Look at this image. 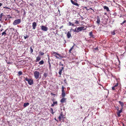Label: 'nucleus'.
Returning a JSON list of instances; mask_svg holds the SVG:
<instances>
[{"label":"nucleus","mask_w":126,"mask_h":126,"mask_svg":"<svg viewBox=\"0 0 126 126\" xmlns=\"http://www.w3.org/2000/svg\"><path fill=\"white\" fill-rule=\"evenodd\" d=\"M25 80L28 81V84L30 85L33 84V80L32 79H28L27 77L25 78Z\"/></svg>","instance_id":"1"},{"label":"nucleus","mask_w":126,"mask_h":126,"mask_svg":"<svg viewBox=\"0 0 126 126\" xmlns=\"http://www.w3.org/2000/svg\"><path fill=\"white\" fill-rule=\"evenodd\" d=\"M51 54L52 55H53L54 56H55L57 59L59 58V57H58L57 56V55L59 56V57H62L61 56L60 54L56 52H55L52 51V52H51Z\"/></svg>","instance_id":"2"},{"label":"nucleus","mask_w":126,"mask_h":126,"mask_svg":"<svg viewBox=\"0 0 126 126\" xmlns=\"http://www.w3.org/2000/svg\"><path fill=\"white\" fill-rule=\"evenodd\" d=\"M76 29H77V32H79V31L82 30H86V28H85L84 27L81 26V27L76 28Z\"/></svg>","instance_id":"3"},{"label":"nucleus","mask_w":126,"mask_h":126,"mask_svg":"<svg viewBox=\"0 0 126 126\" xmlns=\"http://www.w3.org/2000/svg\"><path fill=\"white\" fill-rule=\"evenodd\" d=\"M21 22V20L18 19L15 20L13 23V24L14 25H15L20 23Z\"/></svg>","instance_id":"4"},{"label":"nucleus","mask_w":126,"mask_h":126,"mask_svg":"<svg viewBox=\"0 0 126 126\" xmlns=\"http://www.w3.org/2000/svg\"><path fill=\"white\" fill-rule=\"evenodd\" d=\"M35 78L36 79L38 78L40 75V73L37 71H35L34 72Z\"/></svg>","instance_id":"5"},{"label":"nucleus","mask_w":126,"mask_h":126,"mask_svg":"<svg viewBox=\"0 0 126 126\" xmlns=\"http://www.w3.org/2000/svg\"><path fill=\"white\" fill-rule=\"evenodd\" d=\"M65 87H64V86H63L62 87V97H64L65 96V92L64 90V89H65Z\"/></svg>","instance_id":"6"},{"label":"nucleus","mask_w":126,"mask_h":126,"mask_svg":"<svg viewBox=\"0 0 126 126\" xmlns=\"http://www.w3.org/2000/svg\"><path fill=\"white\" fill-rule=\"evenodd\" d=\"M77 0H75L74 1L73 0H71V2L72 4L79 7V5L77 3Z\"/></svg>","instance_id":"7"},{"label":"nucleus","mask_w":126,"mask_h":126,"mask_svg":"<svg viewBox=\"0 0 126 126\" xmlns=\"http://www.w3.org/2000/svg\"><path fill=\"white\" fill-rule=\"evenodd\" d=\"M64 115L63 114L62 112H61L60 113V115L59 117V118L60 121H61V120H64Z\"/></svg>","instance_id":"8"},{"label":"nucleus","mask_w":126,"mask_h":126,"mask_svg":"<svg viewBox=\"0 0 126 126\" xmlns=\"http://www.w3.org/2000/svg\"><path fill=\"white\" fill-rule=\"evenodd\" d=\"M41 27V29L43 31H47L48 30L47 27L44 26H42Z\"/></svg>","instance_id":"9"},{"label":"nucleus","mask_w":126,"mask_h":126,"mask_svg":"<svg viewBox=\"0 0 126 126\" xmlns=\"http://www.w3.org/2000/svg\"><path fill=\"white\" fill-rule=\"evenodd\" d=\"M122 108L121 109V110H118V112H117V115L118 117H120L121 116V115L120 113H121L122 111Z\"/></svg>","instance_id":"10"},{"label":"nucleus","mask_w":126,"mask_h":126,"mask_svg":"<svg viewBox=\"0 0 126 126\" xmlns=\"http://www.w3.org/2000/svg\"><path fill=\"white\" fill-rule=\"evenodd\" d=\"M71 31H68L67 34V38H69L71 37Z\"/></svg>","instance_id":"11"},{"label":"nucleus","mask_w":126,"mask_h":126,"mask_svg":"<svg viewBox=\"0 0 126 126\" xmlns=\"http://www.w3.org/2000/svg\"><path fill=\"white\" fill-rule=\"evenodd\" d=\"M37 26L36 23L35 22H33L32 23V28L34 30L36 28V27Z\"/></svg>","instance_id":"12"},{"label":"nucleus","mask_w":126,"mask_h":126,"mask_svg":"<svg viewBox=\"0 0 126 126\" xmlns=\"http://www.w3.org/2000/svg\"><path fill=\"white\" fill-rule=\"evenodd\" d=\"M61 100V102L62 103H63L64 102H66V98H64V97H63Z\"/></svg>","instance_id":"13"},{"label":"nucleus","mask_w":126,"mask_h":126,"mask_svg":"<svg viewBox=\"0 0 126 126\" xmlns=\"http://www.w3.org/2000/svg\"><path fill=\"white\" fill-rule=\"evenodd\" d=\"M97 20L96 21V22L98 24V25H99L100 24V18L99 16H97Z\"/></svg>","instance_id":"14"},{"label":"nucleus","mask_w":126,"mask_h":126,"mask_svg":"<svg viewBox=\"0 0 126 126\" xmlns=\"http://www.w3.org/2000/svg\"><path fill=\"white\" fill-rule=\"evenodd\" d=\"M103 8H104V10H106L107 11V12H109L110 11V10L109 9V8L108 7L106 6H104L103 7Z\"/></svg>","instance_id":"15"},{"label":"nucleus","mask_w":126,"mask_h":126,"mask_svg":"<svg viewBox=\"0 0 126 126\" xmlns=\"http://www.w3.org/2000/svg\"><path fill=\"white\" fill-rule=\"evenodd\" d=\"M7 30V29H6V30H5L4 32L2 33V36L4 35V36H5V35H6V32Z\"/></svg>","instance_id":"16"},{"label":"nucleus","mask_w":126,"mask_h":126,"mask_svg":"<svg viewBox=\"0 0 126 126\" xmlns=\"http://www.w3.org/2000/svg\"><path fill=\"white\" fill-rule=\"evenodd\" d=\"M75 45V44H74V45L69 50V52L70 53H71V51L74 49V46Z\"/></svg>","instance_id":"17"},{"label":"nucleus","mask_w":126,"mask_h":126,"mask_svg":"<svg viewBox=\"0 0 126 126\" xmlns=\"http://www.w3.org/2000/svg\"><path fill=\"white\" fill-rule=\"evenodd\" d=\"M57 104V101L54 102V101L53 103L51 105V106L52 107L54 106L55 105H56Z\"/></svg>","instance_id":"18"},{"label":"nucleus","mask_w":126,"mask_h":126,"mask_svg":"<svg viewBox=\"0 0 126 126\" xmlns=\"http://www.w3.org/2000/svg\"><path fill=\"white\" fill-rule=\"evenodd\" d=\"M29 105V103L28 102L26 103H24V104L23 106L24 107H26Z\"/></svg>","instance_id":"19"},{"label":"nucleus","mask_w":126,"mask_h":126,"mask_svg":"<svg viewBox=\"0 0 126 126\" xmlns=\"http://www.w3.org/2000/svg\"><path fill=\"white\" fill-rule=\"evenodd\" d=\"M3 15V13H1L0 14V21H2V17Z\"/></svg>","instance_id":"20"},{"label":"nucleus","mask_w":126,"mask_h":126,"mask_svg":"<svg viewBox=\"0 0 126 126\" xmlns=\"http://www.w3.org/2000/svg\"><path fill=\"white\" fill-rule=\"evenodd\" d=\"M41 59V57L39 56H38L36 58V62L39 61Z\"/></svg>","instance_id":"21"},{"label":"nucleus","mask_w":126,"mask_h":126,"mask_svg":"<svg viewBox=\"0 0 126 126\" xmlns=\"http://www.w3.org/2000/svg\"><path fill=\"white\" fill-rule=\"evenodd\" d=\"M118 102L122 107H123L124 106V104L122 102L120 101H119Z\"/></svg>","instance_id":"22"},{"label":"nucleus","mask_w":126,"mask_h":126,"mask_svg":"<svg viewBox=\"0 0 126 126\" xmlns=\"http://www.w3.org/2000/svg\"><path fill=\"white\" fill-rule=\"evenodd\" d=\"M44 63V62L42 60L39 63V64L40 65H42Z\"/></svg>","instance_id":"23"},{"label":"nucleus","mask_w":126,"mask_h":126,"mask_svg":"<svg viewBox=\"0 0 126 126\" xmlns=\"http://www.w3.org/2000/svg\"><path fill=\"white\" fill-rule=\"evenodd\" d=\"M50 112L53 115L54 114V112H53V110L52 108H51L50 110Z\"/></svg>","instance_id":"24"},{"label":"nucleus","mask_w":126,"mask_h":126,"mask_svg":"<svg viewBox=\"0 0 126 126\" xmlns=\"http://www.w3.org/2000/svg\"><path fill=\"white\" fill-rule=\"evenodd\" d=\"M68 24L69 26H75L74 24L70 22H69Z\"/></svg>","instance_id":"25"},{"label":"nucleus","mask_w":126,"mask_h":126,"mask_svg":"<svg viewBox=\"0 0 126 126\" xmlns=\"http://www.w3.org/2000/svg\"><path fill=\"white\" fill-rule=\"evenodd\" d=\"M89 35L91 37H93V35L92 33V32H89Z\"/></svg>","instance_id":"26"},{"label":"nucleus","mask_w":126,"mask_h":126,"mask_svg":"<svg viewBox=\"0 0 126 126\" xmlns=\"http://www.w3.org/2000/svg\"><path fill=\"white\" fill-rule=\"evenodd\" d=\"M47 75L48 74L47 73H45L44 74V76L45 78H46L47 76Z\"/></svg>","instance_id":"27"},{"label":"nucleus","mask_w":126,"mask_h":126,"mask_svg":"<svg viewBox=\"0 0 126 126\" xmlns=\"http://www.w3.org/2000/svg\"><path fill=\"white\" fill-rule=\"evenodd\" d=\"M30 52H31V53H32L33 52V49L32 48L31 46L30 47Z\"/></svg>","instance_id":"28"},{"label":"nucleus","mask_w":126,"mask_h":126,"mask_svg":"<svg viewBox=\"0 0 126 126\" xmlns=\"http://www.w3.org/2000/svg\"><path fill=\"white\" fill-rule=\"evenodd\" d=\"M39 54L41 56H42L44 54V53L43 52H39Z\"/></svg>","instance_id":"29"},{"label":"nucleus","mask_w":126,"mask_h":126,"mask_svg":"<svg viewBox=\"0 0 126 126\" xmlns=\"http://www.w3.org/2000/svg\"><path fill=\"white\" fill-rule=\"evenodd\" d=\"M18 75L19 76L22 74V72L21 71H20L18 72Z\"/></svg>","instance_id":"30"},{"label":"nucleus","mask_w":126,"mask_h":126,"mask_svg":"<svg viewBox=\"0 0 126 126\" xmlns=\"http://www.w3.org/2000/svg\"><path fill=\"white\" fill-rule=\"evenodd\" d=\"M62 70H59V74L60 75H61V73H62Z\"/></svg>","instance_id":"31"},{"label":"nucleus","mask_w":126,"mask_h":126,"mask_svg":"<svg viewBox=\"0 0 126 126\" xmlns=\"http://www.w3.org/2000/svg\"><path fill=\"white\" fill-rule=\"evenodd\" d=\"M75 23L77 24H79V22L77 20L75 21Z\"/></svg>","instance_id":"32"},{"label":"nucleus","mask_w":126,"mask_h":126,"mask_svg":"<svg viewBox=\"0 0 126 126\" xmlns=\"http://www.w3.org/2000/svg\"><path fill=\"white\" fill-rule=\"evenodd\" d=\"M59 65L60 66H62V67L63 66V64L61 62H60L59 63Z\"/></svg>","instance_id":"33"},{"label":"nucleus","mask_w":126,"mask_h":126,"mask_svg":"<svg viewBox=\"0 0 126 126\" xmlns=\"http://www.w3.org/2000/svg\"><path fill=\"white\" fill-rule=\"evenodd\" d=\"M29 37V36L27 35H26V36H24V38L25 39H26L27 38H28Z\"/></svg>","instance_id":"34"},{"label":"nucleus","mask_w":126,"mask_h":126,"mask_svg":"<svg viewBox=\"0 0 126 126\" xmlns=\"http://www.w3.org/2000/svg\"><path fill=\"white\" fill-rule=\"evenodd\" d=\"M3 8H5V9H10V10H11V9H10V8L8 7H7V6H5V7H3Z\"/></svg>","instance_id":"35"},{"label":"nucleus","mask_w":126,"mask_h":126,"mask_svg":"<svg viewBox=\"0 0 126 126\" xmlns=\"http://www.w3.org/2000/svg\"><path fill=\"white\" fill-rule=\"evenodd\" d=\"M111 34L113 35H114L115 34V31H113L111 32Z\"/></svg>","instance_id":"36"},{"label":"nucleus","mask_w":126,"mask_h":126,"mask_svg":"<svg viewBox=\"0 0 126 126\" xmlns=\"http://www.w3.org/2000/svg\"><path fill=\"white\" fill-rule=\"evenodd\" d=\"M118 83H117L114 86L115 87V88H116L117 87L118 85Z\"/></svg>","instance_id":"37"},{"label":"nucleus","mask_w":126,"mask_h":126,"mask_svg":"<svg viewBox=\"0 0 126 126\" xmlns=\"http://www.w3.org/2000/svg\"><path fill=\"white\" fill-rule=\"evenodd\" d=\"M126 22V20H125L122 23L120 24L121 25H122L124 24Z\"/></svg>","instance_id":"38"},{"label":"nucleus","mask_w":126,"mask_h":126,"mask_svg":"<svg viewBox=\"0 0 126 126\" xmlns=\"http://www.w3.org/2000/svg\"><path fill=\"white\" fill-rule=\"evenodd\" d=\"M116 88L114 87V86L112 87V89L113 90H115Z\"/></svg>","instance_id":"39"},{"label":"nucleus","mask_w":126,"mask_h":126,"mask_svg":"<svg viewBox=\"0 0 126 126\" xmlns=\"http://www.w3.org/2000/svg\"><path fill=\"white\" fill-rule=\"evenodd\" d=\"M77 29H76V28H75V29L74 31V32H77Z\"/></svg>","instance_id":"40"},{"label":"nucleus","mask_w":126,"mask_h":126,"mask_svg":"<svg viewBox=\"0 0 126 126\" xmlns=\"http://www.w3.org/2000/svg\"><path fill=\"white\" fill-rule=\"evenodd\" d=\"M90 9L93 10V11H94V10L93 9H92L91 8H90L89 9H87V11L89 10Z\"/></svg>","instance_id":"41"},{"label":"nucleus","mask_w":126,"mask_h":126,"mask_svg":"<svg viewBox=\"0 0 126 126\" xmlns=\"http://www.w3.org/2000/svg\"><path fill=\"white\" fill-rule=\"evenodd\" d=\"M48 63H49V68H50V67H51V64H50V63L49 61H48Z\"/></svg>","instance_id":"42"},{"label":"nucleus","mask_w":126,"mask_h":126,"mask_svg":"<svg viewBox=\"0 0 126 126\" xmlns=\"http://www.w3.org/2000/svg\"><path fill=\"white\" fill-rule=\"evenodd\" d=\"M64 82L66 84V79H65L64 80Z\"/></svg>","instance_id":"43"},{"label":"nucleus","mask_w":126,"mask_h":126,"mask_svg":"<svg viewBox=\"0 0 126 126\" xmlns=\"http://www.w3.org/2000/svg\"><path fill=\"white\" fill-rule=\"evenodd\" d=\"M63 25H62V26H61V27H60V29H61L62 28H63Z\"/></svg>","instance_id":"44"},{"label":"nucleus","mask_w":126,"mask_h":126,"mask_svg":"<svg viewBox=\"0 0 126 126\" xmlns=\"http://www.w3.org/2000/svg\"><path fill=\"white\" fill-rule=\"evenodd\" d=\"M8 16H9V17H8L9 18H12V17L10 16V15H8Z\"/></svg>","instance_id":"45"},{"label":"nucleus","mask_w":126,"mask_h":126,"mask_svg":"<svg viewBox=\"0 0 126 126\" xmlns=\"http://www.w3.org/2000/svg\"><path fill=\"white\" fill-rule=\"evenodd\" d=\"M63 69H64V67L63 66L62 67V69L61 70H63Z\"/></svg>","instance_id":"46"},{"label":"nucleus","mask_w":126,"mask_h":126,"mask_svg":"<svg viewBox=\"0 0 126 126\" xmlns=\"http://www.w3.org/2000/svg\"><path fill=\"white\" fill-rule=\"evenodd\" d=\"M3 28H2L0 30V31L2 32L3 30Z\"/></svg>","instance_id":"47"},{"label":"nucleus","mask_w":126,"mask_h":126,"mask_svg":"<svg viewBox=\"0 0 126 126\" xmlns=\"http://www.w3.org/2000/svg\"><path fill=\"white\" fill-rule=\"evenodd\" d=\"M116 109H117V111H118V110H119V107H117V108H116Z\"/></svg>","instance_id":"48"},{"label":"nucleus","mask_w":126,"mask_h":126,"mask_svg":"<svg viewBox=\"0 0 126 126\" xmlns=\"http://www.w3.org/2000/svg\"><path fill=\"white\" fill-rule=\"evenodd\" d=\"M2 5V4L1 3H0V7Z\"/></svg>","instance_id":"49"},{"label":"nucleus","mask_w":126,"mask_h":126,"mask_svg":"<svg viewBox=\"0 0 126 126\" xmlns=\"http://www.w3.org/2000/svg\"><path fill=\"white\" fill-rule=\"evenodd\" d=\"M51 94H52V95H55V94H53V93H51Z\"/></svg>","instance_id":"50"},{"label":"nucleus","mask_w":126,"mask_h":126,"mask_svg":"<svg viewBox=\"0 0 126 126\" xmlns=\"http://www.w3.org/2000/svg\"><path fill=\"white\" fill-rule=\"evenodd\" d=\"M84 8H85L86 9V10H87V7H84Z\"/></svg>","instance_id":"51"},{"label":"nucleus","mask_w":126,"mask_h":126,"mask_svg":"<svg viewBox=\"0 0 126 126\" xmlns=\"http://www.w3.org/2000/svg\"><path fill=\"white\" fill-rule=\"evenodd\" d=\"M56 34H57V35H58V36L59 35V34L58 33H56Z\"/></svg>","instance_id":"52"},{"label":"nucleus","mask_w":126,"mask_h":126,"mask_svg":"<svg viewBox=\"0 0 126 126\" xmlns=\"http://www.w3.org/2000/svg\"><path fill=\"white\" fill-rule=\"evenodd\" d=\"M30 5L31 6H32V5H33V4H31V3H30Z\"/></svg>","instance_id":"53"},{"label":"nucleus","mask_w":126,"mask_h":126,"mask_svg":"<svg viewBox=\"0 0 126 126\" xmlns=\"http://www.w3.org/2000/svg\"><path fill=\"white\" fill-rule=\"evenodd\" d=\"M72 30L74 32V30L73 29H71V30Z\"/></svg>","instance_id":"54"},{"label":"nucleus","mask_w":126,"mask_h":126,"mask_svg":"<svg viewBox=\"0 0 126 126\" xmlns=\"http://www.w3.org/2000/svg\"><path fill=\"white\" fill-rule=\"evenodd\" d=\"M81 109H82V107L81 106V107L80 108Z\"/></svg>","instance_id":"55"},{"label":"nucleus","mask_w":126,"mask_h":126,"mask_svg":"<svg viewBox=\"0 0 126 126\" xmlns=\"http://www.w3.org/2000/svg\"><path fill=\"white\" fill-rule=\"evenodd\" d=\"M1 25L0 24V28H1Z\"/></svg>","instance_id":"56"},{"label":"nucleus","mask_w":126,"mask_h":126,"mask_svg":"<svg viewBox=\"0 0 126 126\" xmlns=\"http://www.w3.org/2000/svg\"><path fill=\"white\" fill-rule=\"evenodd\" d=\"M114 14H116V13H114Z\"/></svg>","instance_id":"57"},{"label":"nucleus","mask_w":126,"mask_h":126,"mask_svg":"<svg viewBox=\"0 0 126 126\" xmlns=\"http://www.w3.org/2000/svg\"><path fill=\"white\" fill-rule=\"evenodd\" d=\"M15 0H14V1H15Z\"/></svg>","instance_id":"58"}]
</instances>
